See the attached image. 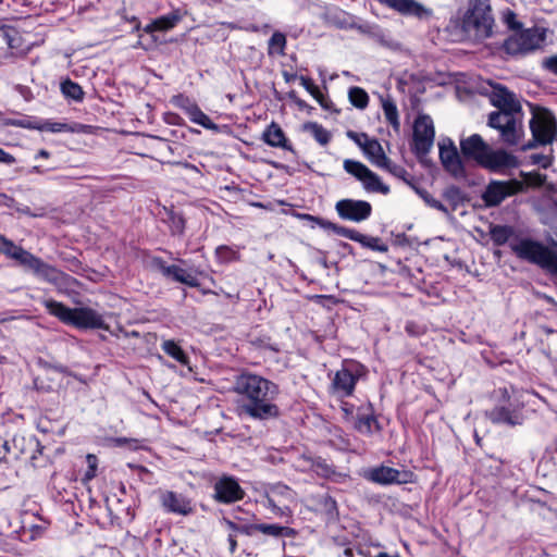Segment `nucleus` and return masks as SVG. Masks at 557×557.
I'll list each match as a JSON object with an SVG mask.
<instances>
[{
  "label": "nucleus",
  "instance_id": "338daca9",
  "mask_svg": "<svg viewBox=\"0 0 557 557\" xmlns=\"http://www.w3.org/2000/svg\"><path fill=\"white\" fill-rule=\"evenodd\" d=\"M163 349L169 356L174 357V339L165 341L163 343Z\"/></svg>",
  "mask_w": 557,
  "mask_h": 557
},
{
  "label": "nucleus",
  "instance_id": "de8ad7c7",
  "mask_svg": "<svg viewBox=\"0 0 557 557\" xmlns=\"http://www.w3.org/2000/svg\"><path fill=\"white\" fill-rule=\"evenodd\" d=\"M511 234V227L506 225H496L491 230L492 239L498 246L506 244Z\"/></svg>",
  "mask_w": 557,
  "mask_h": 557
},
{
  "label": "nucleus",
  "instance_id": "e2e57ef3",
  "mask_svg": "<svg viewBox=\"0 0 557 557\" xmlns=\"http://www.w3.org/2000/svg\"><path fill=\"white\" fill-rule=\"evenodd\" d=\"M15 158L10 154L9 152L4 151L2 148H0V162L4 164H13L15 163Z\"/></svg>",
  "mask_w": 557,
  "mask_h": 557
},
{
  "label": "nucleus",
  "instance_id": "c756f323",
  "mask_svg": "<svg viewBox=\"0 0 557 557\" xmlns=\"http://www.w3.org/2000/svg\"><path fill=\"white\" fill-rule=\"evenodd\" d=\"M300 218L305 221H308L310 223L311 227L319 226V227L323 228L324 231L333 232L334 234H336L338 236H342L343 231L345 228V226L333 223L326 219H323L320 216H314V215L307 214V213L301 214Z\"/></svg>",
  "mask_w": 557,
  "mask_h": 557
},
{
  "label": "nucleus",
  "instance_id": "473e14b6",
  "mask_svg": "<svg viewBox=\"0 0 557 557\" xmlns=\"http://www.w3.org/2000/svg\"><path fill=\"white\" fill-rule=\"evenodd\" d=\"M361 183L363 188L369 193H380L382 195H387L389 193V187L385 185L379 175H376L371 170Z\"/></svg>",
  "mask_w": 557,
  "mask_h": 557
},
{
  "label": "nucleus",
  "instance_id": "5701e85b",
  "mask_svg": "<svg viewBox=\"0 0 557 557\" xmlns=\"http://www.w3.org/2000/svg\"><path fill=\"white\" fill-rule=\"evenodd\" d=\"M342 237L359 243L363 248H368L373 251H388V246L385 243H383L380 237L364 235L355 228H349L345 226Z\"/></svg>",
  "mask_w": 557,
  "mask_h": 557
},
{
  "label": "nucleus",
  "instance_id": "1a4fd4ad",
  "mask_svg": "<svg viewBox=\"0 0 557 557\" xmlns=\"http://www.w3.org/2000/svg\"><path fill=\"white\" fill-rule=\"evenodd\" d=\"M545 39V28L535 26L527 29L520 28L504 41L503 48L510 55H525L541 49Z\"/></svg>",
  "mask_w": 557,
  "mask_h": 557
},
{
  "label": "nucleus",
  "instance_id": "f8f14e48",
  "mask_svg": "<svg viewBox=\"0 0 557 557\" xmlns=\"http://www.w3.org/2000/svg\"><path fill=\"white\" fill-rule=\"evenodd\" d=\"M335 211L344 221L361 223L372 215L373 209L369 201L344 198L335 203Z\"/></svg>",
  "mask_w": 557,
  "mask_h": 557
},
{
  "label": "nucleus",
  "instance_id": "ea45409f",
  "mask_svg": "<svg viewBox=\"0 0 557 557\" xmlns=\"http://www.w3.org/2000/svg\"><path fill=\"white\" fill-rule=\"evenodd\" d=\"M40 123L33 122L29 117L25 119H5L3 114L0 113V125L2 126H16L28 129H44L42 126H39Z\"/></svg>",
  "mask_w": 557,
  "mask_h": 557
},
{
  "label": "nucleus",
  "instance_id": "864d4df0",
  "mask_svg": "<svg viewBox=\"0 0 557 557\" xmlns=\"http://www.w3.org/2000/svg\"><path fill=\"white\" fill-rule=\"evenodd\" d=\"M405 331L409 336L418 337L425 333V327L414 321H408Z\"/></svg>",
  "mask_w": 557,
  "mask_h": 557
},
{
  "label": "nucleus",
  "instance_id": "f257e3e1",
  "mask_svg": "<svg viewBox=\"0 0 557 557\" xmlns=\"http://www.w3.org/2000/svg\"><path fill=\"white\" fill-rule=\"evenodd\" d=\"M233 391L240 397L237 406L239 416L267 421L281 414L275 400L280 394L276 383L249 371L235 376Z\"/></svg>",
  "mask_w": 557,
  "mask_h": 557
},
{
  "label": "nucleus",
  "instance_id": "7c9ffc66",
  "mask_svg": "<svg viewBox=\"0 0 557 557\" xmlns=\"http://www.w3.org/2000/svg\"><path fill=\"white\" fill-rule=\"evenodd\" d=\"M443 198L448 202V205L450 207V208H448L449 214L453 211H456L457 208L467 200V197H466L465 193L461 190V188H459L458 186H455V185H450L444 189Z\"/></svg>",
  "mask_w": 557,
  "mask_h": 557
},
{
  "label": "nucleus",
  "instance_id": "0eeeda50",
  "mask_svg": "<svg viewBox=\"0 0 557 557\" xmlns=\"http://www.w3.org/2000/svg\"><path fill=\"white\" fill-rule=\"evenodd\" d=\"M367 373L368 370L362 363L352 359L344 360L332 379L330 394L341 399L352 396L357 382L366 377Z\"/></svg>",
  "mask_w": 557,
  "mask_h": 557
},
{
  "label": "nucleus",
  "instance_id": "2eb2a0df",
  "mask_svg": "<svg viewBox=\"0 0 557 557\" xmlns=\"http://www.w3.org/2000/svg\"><path fill=\"white\" fill-rule=\"evenodd\" d=\"M214 499L222 504H233L242 500L246 493L234 476L222 475L214 485Z\"/></svg>",
  "mask_w": 557,
  "mask_h": 557
},
{
  "label": "nucleus",
  "instance_id": "69168bd1",
  "mask_svg": "<svg viewBox=\"0 0 557 557\" xmlns=\"http://www.w3.org/2000/svg\"><path fill=\"white\" fill-rule=\"evenodd\" d=\"M300 79V84L302 85V87L307 90V91H311V89L313 88L314 84L312 82V79L308 76H300L299 77Z\"/></svg>",
  "mask_w": 557,
  "mask_h": 557
},
{
  "label": "nucleus",
  "instance_id": "20e7f679",
  "mask_svg": "<svg viewBox=\"0 0 557 557\" xmlns=\"http://www.w3.org/2000/svg\"><path fill=\"white\" fill-rule=\"evenodd\" d=\"M511 250L515 255L527 260L530 263L536 264L554 280H557V243L546 246L541 242L530 238H522L517 243L510 244Z\"/></svg>",
  "mask_w": 557,
  "mask_h": 557
},
{
  "label": "nucleus",
  "instance_id": "5fc2aeb1",
  "mask_svg": "<svg viewBox=\"0 0 557 557\" xmlns=\"http://www.w3.org/2000/svg\"><path fill=\"white\" fill-rule=\"evenodd\" d=\"M541 65L543 70L557 76V54L544 58Z\"/></svg>",
  "mask_w": 557,
  "mask_h": 557
},
{
  "label": "nucleus",
  "instance_id": "4468645a",
  "mask_svg": "<svg viewBox=\"0 0 557 557\" xmlns=\"http://www.w3.org/2000/svg\"><path fill=\"white\" fill-rule=\"evenodd\" d=\"M412 476L410 471H399L386 466L371 468L364 473L367 480L381 485L406 484L412 481Z\"/></svg>",
  "mask_w": 557,
  "mask_h": 557
},
{
  "label": "nucleus",
  "instance_id": "cd10ccee",
  "mask_svg": "<svg viewBox=\"0 0 557 557\" xmlns=\"http://www.w3.org/2000/svg\"><path fill=\"white\" fill-rule=\"evenodd\" d=\"M256 532H261L264 535L272 537H292L296 531L289 527L280 524L255 523Z\"/></svg>",
  "mask_w": 557,
  "mask_h": 557
},
{
  "label": "nucleus",
  "instance_id": "a878e982",
  "mask_svg": "<svg viewBox=\"0 0 557 557\" xmlns=\"http://www.w3.org/2000/svg\"><path fill=\"white\" fill-rule=\"evenodd\" d=\"M362 150L371 160V162L379 168H381L388 159L383 150L382 145L375 138H370L368 141H363Z\"/></svg>",
  "mask_w": 557,
  "mask_h": 557
},
{
  "label": "nucleus",
  "instance_id": "e433bc0d",
  "mask_svg": "<svg viewBox=\"0 0 557 557\" xmlns=\"http://www.w3.org/2000/svg\"><path fill=\"white\" fill-rule=\"evenodd\" d=\"M413 190L419 195V197L425 202L426 206L441 211L445 215H449V209L445 205H443L440 200L435 199L426 189L418 187L416 185H411Z\"/></svg>",
  "mask_w": 557,
  "mask_h": 557
},
{
  "label": "nucleus",
  "instance_id": "9b49d317",
  "mask_svg": "<svg viewBox=\"0 0 557 557\" xmlns=\"http://www.w3.org/2000/svg\"><path fill=\"white\" fill-rule=\"evenodd\" d=\"M524 183L518 180L491 181L482 194V200L488 208L499 206L506 198L524 190Z\"/></svg>",
  "mask_w": 557,
  "mask_h": 557
},
{
  "label": "nucleus",
  "instance_id": "603ef678",
  "mask_svg": "<svg viewBox=\"0 0 557 557\" xmlns=\"http://www.w3.org/2000/svg\"><path fill=\"white\" fill-rule=\"evenodd\" d=\"M269 46L270 48H276L277 52L283 53L286 46L285 35L283 33L275 32L269 40Z\"/></svg>",
  "mask_w": 557,
  "mask_h": 557
},
{
  "label": "nucleus",
  "instance_id": "39448f33",
  "mask_svg": "<svg viewBox=\"0 0 557 557\" xmlns=\"http://www.w3.org/2000/svg\"><path fill=\"white\" fill-rule=\"evenodd\" d=\"M532 119L529 122L532 133V140L522 145L521 150L527 151L537 146H546L552 144L557 136V119L546 108L532 106Z\"/></svg>",
  "mask_w": 557,
  "mask_h": 557
},
{
  "label": "nucleus",
  "instance_id": "4d7b16f0",
  "mask_svg": "<svg viewBox=\"0 0 557 557\" xmlns=\"http://www.w3.org/2000/svg\"><path fill=\"white\" fill-rule=\"evenodd\" d=\"M252 344L261 349H268L277 352L278 348L276 345L270 343V338H256L252 341Z\"/></svg>",
  "mask_w": 557,
  "mask_h": 557
},
{
  "label": "nucleus",
  "instance_id": "ddd939ff",
  "mask_svg": "<svg viewBox=\"0 0 557 557\" xmlns=\"http://www.w3.org/2000/svg\"><path fill=\"white\" fill-rule=\"evenodd\" d=\"M438 148L440 160L445 171L455 178L466 177V169L454 141L450 138L443 139Z\"/></svg>",
  "mask_w": 557,
  "mask_h": 557
},
{
  "label": "nucleus",
  "instance_id": "3c124183",
  "mask_svg": "<svg viewBox=\"0 0 557 557\" xmlns=\"http://www.w3.org/2000/svg\"><path fill=\"white\" fill-rule=\"evenodd\" d=\"M503 21L512 30L517 32L522 28V24L517 21L516 13L509 9L503 12Z\"/></svg>",
  "mask_w": 557,
  "mask_h": 557
},
{
  "label": "nucleus",
  "instance_id": "b1692460",
  "mask_svg": "<svg viewBox=\"0 0 557 557\" xmlns=\"http://www.w3.org/2000/svg\"><path fill=\"white\" fill-rule=\"evenodd\" d=\"M262 140L271 147L282 148V149L288 150L290 152H295L293 145L286 138L285 133L283 132L282 127L275 122H272L264 129V132L262 134Z\"/></svg>",
  "mask_w": 557,
  "mask_h": 557
},
{
  "label": "nucleus",
  "instance_id": "49530a36",
  "mask_svg": "<svg viewBox=\"0 0 557 557\" xmlns=\"http://www.w3.org/2000/svg\"><path fill=\"white\" fill-rule=\"evenodd\" d=\"M381 169H384V170L388 171L391 174H393L394 176L403 180L404 182H406L410 186L413 185L410 182V180H409V177H411V176L407 172V170L404 166L392 162L391 159H387V161L381 166Z\"/></svg>",
  "mask_w": 557,
  "mask_h": 557
},
{
  "label": "nucleus",
  "instance_id": "09e8293b",
  "mask_svg": "<svg viewBox=\"0 0 557 557\" xmlns=\"http://www.w3.org/2000/svg\"><path fill=\"white\" fill-rule=\"evenodd\" d=\"M317 456L310 453H302L296 458V466L301 472H310L313 470V462Z\"/></svg>",
  "mask_w": 557,
  "mask_h": 557
},
{
  "label": "nucleus",
  "instance_id": "7ed1b4c3",
  "mask_svg": "<svg viewBox=\"0 0 557 557\" xmlns=\"http://www.w3.org/2000/svg\"><path fill=\"white\" fill-rule=\"evenodd\" d=\"M0 253L18 262L25 271L32 272L36 277L54 285L58 288H67L76 280L55 267L45 262L39 257L15 245L11 239L4 236Z\"/></svg>",
  "mask_w": 557,
  "mask_h": 557
},
{
  "label": "nucleus",
  "instance_id": "37998d69",
  "mask_svg": "<svg viewBox=\"0 0 557 557\" xmlns=\"http://www.w3.org/2000/svg\"><path fill=\"white\" fill-rule=\"evenodd\" d=\"M312 468V472L324 479H330L336 473L334 466L322 457H315Z\"/></svg>",
  "mask_w": 557,
  "mask_h": 557
},
{
  "label": "nucleus",
  "instance_id": "aec40b11",
  "mask_svg": "<svg viewBox=\"0 0 557 557\" xmlns=\"http://www.w3.org/2000/svg\"><path fill=\"white\" fill-rule=\"evenodd\" d=\"M176 106L180 107L187 114L191 122L201 125L207 129L215 132L219 131V125L213 123L211 119L206 113H203L196 103L190 102L184 96H176Z\"/></svg>",
  "mask_w": 557,
  "mask_h": 557
},
{
  "label": "nucleus",
  "instance_id": "4c0bfd02",
  "mask_svg": "<svg viewBox=\"0 0 557 557\" xmlns=\"http://www.w3.org/2000/svg\"><path fill=\"white\" fill-rule=\"evenodd\" d=\"M343 166L347 173H349L350 175H352L360 182H362L363 178H366V176L368 175V173L370 171V169L367 165H364L363 163H361L360 161H356V160H351V159H346L344 161Z\"/></svg>",
  "mask_w": 557,
  "mask_h": 557
},
{
  "label": "nucleus",
  "instance_id": "c9c22d12",
  "mask_svg": "<svg viewBox=\"0 0 557 557\" xmlns=\"http://www.w3.org/2000/svg\"><path fill=\"white\" fill-rule=\"evenodd\" d=\"M304 131L310 132L314 139L322 146L331 140V133L317 122H307L302 126Z\"/></svg>",
  "mask_w": 557,
  "mask_h": 557
},
{
  "label": "nucleus",
  "instance_id": "c85d7f7f",
  "mask_svg": "<svg viewBox=\"0 0 557 557\" xmlns=\"http://www.w3.org/2000/svg\"><path fill=\"white\" fill-rule=\"evenodd\" d=\"M60 90L67 100L82 102L85 98L83 88L71 78H65L60 83Z\"/></svg>",
  "mask_w": 557,
  "mask_h": 557
},
{
  "label": "nucleus",
  "instance_id": "423d86ee",
  "mask_svg": "<svg viewBox=\"0 0 557 557\" xmlns=\"http://www.w3.org/2000/svg\"><path fill=\"white\" fill-rule=\"evenodd\" d=\"M487 125L498 131L500 141L509 147L519 145L524 136L523 112L493 111L488 114Z\"/></svg>",
  "mask_w": 557,
  "mask_h": 557
},
{
  "label": "nucleus",
  "instance_id": "680f3d73",
  "mask_svg": "<svg viewBox=\"0 0 557 557\" xmlns=\"http://www.w3.org/2000/svg\"><path fill=\"white\" fill-rule=\"evenodd\" d=\"M163 506L169 512H174V492L170 491L163 499Z\"/></svg>",
  "mask_w": 557,
  "mask_h": 557
},
{
  "label": "nucleus",
  "instance_id": "a19ab883",
  "mask_svg": "<svg viewBox=\"0 0 557 557\" xmlns=\"http://www.w3.org/2000/svg\"><path fill=\"white\" fill-rule=\"evenodd\" d=\"M200 275L201 273L187 271L176 267V282L183 283L190 287L200 286Z\"/></svg>",
  "mask_w": 557,
  "mask_h": 557
},
{
  "label": "nucleus",
  "instance_id": "a211bd4d",
  "mask_svg": "<svg viewBox=\"0 0 557 557\" xmlns=\"http://www.w3.org/2000/svg\"><path fill=\"white\" fill-rule=\"evenodd\" d=\"M381 3L395 10L405 16H414L419 20H428L432 16V10L425 8L416 0H380Z\"/></svg>",
  "mask_w": 557,
  "mask_h": 557
},
{
  "label": "nucleus",
  "instance_id": "f03ea898",
  "mask_svg": "<svg viewBox=\"0 0 557 557\" xmlns=\"http://www.w3.org/2000/svg\"><path fill=\"white\" fill-rule=\"evenodd\" d=\"M494 17L490 0H473L466 11H457L447 25L446 32L457 40L481 41L492 36Z\"/></svg>",
  "mask_w": 557,
  "mask_h": 557
},
{
  "label": "nucleus",
  "instance_id": "2f4dec72",
  "mask_svg": "<svg viewBox=\"0 0 557 557\" xmlns=\"http://www.w3.org/2000/svg\"><path fill=\"white\" fill-rule=\"evenodd\" d=\"M382 109L387 123L394 128L395 132H399L400 122L398 110L393 98L387 97L382 99Z\"/></svg>",
  "mask_w": 557,
  "mask_h": 557
},
{
  "label": "nucleus",
  "instance_id": "6e6d98bb",
  "mask_svg": "<svg viewBox=\"0 0 557 557\" xmlns=\"http://www.w3.org/2000/svg\"><path fill=\"white\" fill-rule=\"evenodd\" d=\"M39 126H42V131H49L52 133H61V132H69L70 127L65 123H51V122H45L44 124H39Z\"/></svg>",
  "mask_w": 557,
  "mask_h": 557
},
{
  "label": "nucleus",
  "instance_id": "79ce46f5",
  "mask_svg": "<svg viewBox=\"0 0 557 557\" xmlns=\"http://www.w3.org/2000/svg\"><path fill=\"white\" fill-rule=\"evenodd\" d=\"M349 101L358 109L367 108L369 103V96L361 87H351L348 91Z\"/></svg>",
  "mask_w": 557,
  "mask_h": 557
},
{
  "label": "nucleus",
  "instance_id": "dca6fc26",
  "mask_svg": "<svg viewBox=\"0 0 557 557\" xmlns=\"http://www.w3.org/2000/svg\"><path fill=\"white\" fill-rule=\"evenodd\" d=\"M480 165L491 172L502 173L506 169L518 168L519 161L516 156L504 149L494 150L490 147Z\"/></svg>",
  "mask_w": 557,
  "mask_h": 557
},
{
  "label": "nucleus",
  "instance_id": "6e6552de",
  "mask_svg": "<svg viewBox=\"0 0 557 557\" xmlns=\"http://www.w3.org/2000/svg\"><path fill=\"white\" fill-rule=\"evenodd\" d=\"M494 396L496 397V405L494 408L485 411V417L493 424L521 425L524 420L522 405H515L511 401L508 388L499 387L494 392Z\"/></svg>",
  "mask_w": 557,
  "mask_h": 557
},
{
  "label": "nucleus",
  "instance_id": "58836bf2",
  "mask_svg": "<svg viewBox=\"0 0 557 557\" xmlns=\"http://www.w3.org/2000/svg\"><path fill=\"white\" fill-rule=\"evenodd\" d=\"M12 443L14 444V446H17L20 444H27L29 447L35 448V453L32 455L30 461L32 466L36 468L37 454L41 455L44 450V446L41 445V443L35 436H32L28 440H26L24 436H14Z\"/></svg>",
  "mask_w": 557,
  "mask_h": 557
},
{
  "label": "nucleus",
  "instance_id": "0e129e2a",
  "mask_svg": "<svg viewBox=\"0 0 557 557\" xmlns=\"http://www.w3.org/2000/svg\"><path fill=\"white\" fill-rule=\"evenodd\" d=\"M117 444L119 445H126L128 444L129 447L132 448H137L138 447V441L137 440H133V438H126V437H120L116 440Z\"/></svg>",
  "mask_w": 557,
  "mask_h": 557
},
{
  "label": "nucleus",
  "instance_id": "f3484780",
  "mask_svg": "<svg viewBox=\"0 0 557 557\" xmlns=\"http://www.w3.org/2000/svg\"><path fill=\"white\" fill-rule=\"evenodd\" d=\"M490 101L497 108V111H513L516 114L523 112L516 94L500 84L493 86L490 95Z\"/></svg>",
  "mask_w": 557,
  "mask_h": 557
},
{
  "label": "nucleus",
  "instance_id": "052dcab7",
  "mask_svg": "<svg viewBox=\"0 0 557 557\" xmlns=\"http://www.w3.org/2000/svg\"><path fill=\"white\" fill-rule=\"evenodd\" d=\"M341 409L344 413V419L346 421L350 420L354 417V405H351L347 401H343Z\"/></svg>",
  "mask_w": 557,
  "mask_h": 557
},
{
  "label": "nucleus",
  "instance_id": "412c9836",
  "mask_svg": "<svg viewBox=\"0 0 557 557\" xmlns=\"http://www.w3.org/2000/svg\"><path fill=\"white\" fill-rule=\"evenodd\" d=\"M71 325L77 329H106L103 318L88 307L74 308Z\"/></svg>",
  "mask_w": 557,
  "mask_h": 557
},
{
  "label": "nucleus",
  "instance_id": "f704fd0d",
  "mask_svg": "<svg viewBox=\"0 0 557 557\" xmlns=\"http://www.w3.org/2000/svg\"><path fill=\"white\" fill-rule=\"evenodd\" d=\"M181 375L187 376L190 375L195 377L197 372L194 370V364L191 363L190 357L176 345V371L178 370Z\"/></svg>",
  "mask_w": 557,
  "mask_h": 557
},
{
  "label": "nucleus",
  "instance_id": "bf43d9fd",
  "mask_svg": "<svg viewBox=\"0 0 557 557\" xmlns=\"http://www.w3.org/2000/svg\"><path fill=\"white\" fill-rule=\"evenodd\" d=\"M193 512V506L189 502H180L176 498V513L189 515Z\"/></svg>",
  "mask_w": 557,
  "mask_h": 557
},
{
  "label": "nucleus",
  "instance_id": "774afa93",
  "mask_svg": "<svg viewBox=\"0 0 557 557\" xmlns=\"http://www.w3.org/2000/svg\"><path fill=\"white\" fill-rule=\"evenodd\" d=\"M81 268H82V263L79 260H77L76 258H73L72 260H70V263H69L70 271H72L74 273H78Z\"/></svg>",
  "mask_w": 557,
  "mask_h": 557
},
{
  "label": "nucleus",
  "instance_id": "6ab92c4d",
  "mask_svg": "<svg viewBox=\"0 0 557 557\" xmlns=\"http://www.w3.org/2000/svg\"><path fill=\"white\" fill-rule=\"evenodd\" d=\"M490 145L479 134L460 140V151L466 159L474 160L479 165L487 152Z\"/></svg>",
  "mask_w": 557,
  "mask_h": 557
},
{
  "label": "nucleus",
  "instance_id": "8fccbe9b",
  "mask_svg": "<svg viewBox=\"0 0 557 557\" xmlns=\"http://www.w3.org/2000/svg\"><path fill=\"white\" fill-rule=\"evenodd\" d=\"M321 505L329 518L335 519L338 517L337 503L332 496H323L321 499Z\"/></svg>",
  "mask_w": 557,
  "mask_h": 557
},
{
  "label": "nucleus",
  "instance_id": "4be33fe9",
  "mask_svg": "<svg viewBox=\"0 0 557 557\" xmlns=\"http://www.w3.org/2000/svg\"><path fill=\"white\" fill-rule=\"evenodd\" d=\"M174 27V13L171 12L164 16L158 17L147 24L144 30L150 34L153 40L158 44L171 41V38H166L165 34Z\"/></svg>",
  "mask_w": 557,
  "mask_h": 557
},
{
  "label": "nucleus",
  "instance_id": "a18cd8bd",
  "mask_svg": "<svg viewBox=\"0 0 557 557\" xmlns=\"http://www.w3.org/2000/svg\"><path fill=\"white\" fill-rule=\"evenodd\" d=\"M215 256L219 261L224 262V263L237 261V260H239V257H240L238 250H236L233 247L226 246V245H221V246L216 247Z\"/></svg>",
  "mask_w": 557,
  "mask_h": 557
},
{
  "label": "nucleus",
  "instance_id": "13d9d810",
  "mask_svg": "<svg viewBox=\"0 0 557 557\" xmlns=\"http://www.w3.org/2000/svg\"><path fill=\"white\" fill-rule=\"evenodd\" d=\"M347 137L354 140L361 149L363 141H368L370 137L366 133H356L354 131L347 132Z\"/></svg>",
  "mask_w": 557,
  "mask_h": 557
},
{
  "label": "nucleus",
  "instance_id": "bb28decb",
  "mask_svg": "<svg viewBox=\"0 0 557 557\" xmlns=\"http://www.w3.org/2000/svg\"><path fill=\"white\" fill-rule=\"evenodd\" d=\"M44 305L51 315L58 318L61 322L71 325L74 309L53 299L45 300Z\"/></svg>",
  "mask_w": 557,
  "mask_h": 557
},
{
  "label": "nucleus",
  "instance_id": "9d476101",
  "mask_svg": "<svg viewBox=\"0 0 557 557\" xmlns=\"http://www.w3.org/2000/svg\"><path fill=\"white\" fill-rule=\"evenodd\" d=\"M411 151L420 160L425 158L434 145L435 128L433 120L428 114H419L412 127Z\"/></svg>",
  "mask_w": 557,
  "mask_h": 557
},
{
  "label": "nucleus",
  "instance_id": "c03bdc74",
  "mask_svg": "<svg viewBox=\"0 0 557 557\" xmlns=\"http://www.w3.org/2000/svg\"><path fill=\"white\" fill-rule=\"evenodd\" d=\"M0 38L11 49H18L21 37L18 32L12 27H3L0 29Z\"/></svg>",
  "mask_w": 557,
  "mask_h": 557
},
{
  "label": "nucleus",
  "instance_id": "393cba45",
  "mask_svg": "<svg viewBox=\"0 0 557 557\" xmlns=\"http://www.w3.org/2000/svg\"><path fill=\"white\" fill-rule=\"evenodd\" d=\"M373 428H375L376 431L381 430L380 423L373 414L372 408L369 407L366 410L363 408H359L354 422V429L361 434L371 435L373 433Z\"/></svg>",
  "mask_w": 557,
  "mask_h": 557
},
{
  "label": "nucleus",
  "instance_id": "72a5a7b5",
  "mask_svg": "<svg viewBox=\"0 0 557 557\" xmlns=\"http://www.w3.org/2000/svg\"><path fill=\"white\" fill-rule=\"evenodd\" d=\"M223 523L233 534L240 533L251 536L256 532L255 523H243L239 517H234V519L223 518Z\"/></svg>",
  "mask_w": 557,
  "mask_h": 557
}]
</instances>
